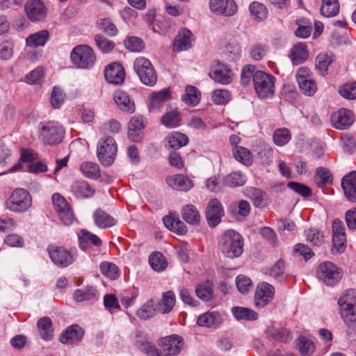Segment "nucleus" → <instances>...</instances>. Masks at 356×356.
<instances>
[{
  "instance_id": "obj_55",
  "label": "nucleus",
  "mask_w": 356,
  "mask_h": 356,
  "mask_svg": "<svg viewBox=\"0 0 356 356\" xmlns=\"http://www.w3.org/2000/svg\"><path fill=\"white\" fill-rule=\"evenodd\" d=\"M236 285L238 291L241 293H248L252 288L251 280L244 275L237 276L236 279Z\"/></svg>"
},
{
  "instance_id": "obj_25",
  "label": "nucleus",
  "mask_w": 356,
  "mask_h": 356,
  "mask_svg": "<svg viewBox=\"0 0 356 356\" xmlns=\"http://www.w3.org/2000/svg\"><path fill=\"white\" fill-rule=\"evenodd\" d=\"M163 221L169 230L179 235H184L188 231L186 225L177 216H165L163 217Z\"/></svg>"
},
{
  "instance_id": "obj_33",
  "label": "nucleus",
  "mask_w": 356,
  "mask_h": 356,
  "mask_svg": "<svg viewBox=\"0 0 356 356\" xmlns=\"http://www.w3.org/2000/svg\"><path fill=\"white\" fill-rule=\"evenodd\" d=\"M222 322L221 315L217 312H205L202 314V326L217 328Z\"/></svg>"
},
{
  "instance_id": "obj_52",
  "label": "nucleus",
  "mask_w": 356,
  "mask_h": 356,
  "mask_svg": "<svg viewBox=\"0 0 356 356\" xmlns=\"http://www.w3.org/2000/svg\"><path fill=\"white\" fill-rule=\"evenodd\" d=\"M95 42L98 49L104 54L110 52L115 47V43L113 41L99 34L95 35Z\"/></svg>"
},
{
  "instance_id": "obj_48",
  "label": "nucleus",
  "mask_w": 356,
  "mask_h": 356,
  "mask_svg": "<svg viewBox=\"0 0 356 356\" xmlns=\"http://www.w3.org/2000/svg\"><path fill=\"white\" fill-rule=\"evenodd\" d=\"M297 348L302 355H309L314 351V344L305 337L300 336L297 340Z\"/></svg>"
},
{
  "instance_id": "obj_34",
  "label": "nucleus",
  "mask_w": 356,
  "mask_h": 356,
  "mask_svg": "<svg viewBox=\"0 0 356 356\" xmlns=\"http://www.w3.org/2000/svg\"><path fill=\"white\" fill-rule=\"evenodd\" d=\"M241 49L239 44L234 40L228 41L223 49V54L225 56L231 61L238 60L241 56Z\"/></svg>"
},
{
  "instance_id": "obj_64",
  "label": "nucleus",
  "mask_w": 356,
  "mask_h": 356,
  "mask_svg": "<svg viewBox=\"0 0 356 356\" xmlns=\"http://www.w3.org/2000/svg\"><path fill=\"white\" fill-rule=\"evenodd\" d=\"M154 314V309L153 308L152 300L148 301L146 304L143 305L138 311L137 316L141 319H148L152 317Z\"/></svg>"
},
{
  "instance_id": "obj_28",
  "label": "nucleus",
  "mask_w": 356,
  "mask_h": 356,
  "mask_svg": "<svg viewBox=\"0 0 356 356\" xmlns=\"http://www.w3.org/2000/svg\"><path fill=\"white\" fill-rule=\"evenodd\" d=\"M79 241L80 248L83 250H86L90 244L95 246L102 245V240L97 235L85 229L79 232Z\"/></svg>"
},
{
  "instance_id": "obj_13",
  "label": "nucleus",
  "mask_w": 356,
  "mask_h": 356,
  "mask_svg": "<svg viewBox=\"0 0 356 356\" xmlns=\"http://www.w3.org/2000/svg\"><path fill=\"white\" fill-rule=\"evenodd\" d=\"M209 76L217 83L229 84L233 80L234 72L227 65L218 60L216 64L211 67Z\"/></svg>"
},
{
  "instance_id": "obj_53",
  "label": "nucleus",
  "mask_w": 356,
  "mask_h": 356,
  "mask_svg": "<svg viewBox=\"0 0 356 356\" xmlns=\"http://www.w3.org/2000/svg\"><path fill=\"white\" fill-rule=\"evenodd\" d=\"M302 92L307 96H312L317 90L316 83L313 79H304L298 81Z\"/></svg>"
},
{
  "instance_id": "obj_20",
  "label": "nucleus",
  "mask_w": 356,
  "mask_h": 356,
  "mask_svg": "<svg viewBox=\"0 0 356 356\" xmlns=\"http://www.w3.org/2000/svg\"><path fill=\"white\" fill-rule=\"evenodd\" d=\"M167 184L174 190L187 191L193 187V181L184 175H175L166 178Z\"/></svg>"
},
{
  "instance_id": "obj_49",
  "label": "nucleus",
  "mask_w": 356,
  "mask_h": 356,
  "mask_svg": "<svg viewBox=\"0 0 356 356\" xmlns=\"http://www.w3.org/2000/svg\"><path fill=\"white\" fill-rule=\"evenodd\" d=\"M235 159L245 165H250L252 163V157L250 150L243 147H236L234 149Z\"/></svg>"
},
{
  "instance_id": "obj_47",
  "label": "nucleus",
  "mask_w": 356,
  "mask_h": 356,
  "mask_svg": "<svg viewBox=\"0 0 356 356\" xmlns=\"http://www.w3.org/2000/svg\"><path fill=\"white\" fill-rule=\"evenodd\" d=\"M290 131L286 128L277 129L273 134V141L277 146H283L291 140Z\"/></svg>"
},
{
  "instance_id": "obj_60",
  "label": "nucleus",
  "mask_w": 356,
  "mask_h": 356,
  "mask_svg": "<svg viewBox=\"0 0 356 356\" xmlns=\"http://www.w3.org/2000/svg\"><path fill=\"white\" fill-rule=\"evenodd\" d=\"M250 193V197L254 207L264 208L266 206L263 191L258 188H253Z\"/></svg>"
},
{
  "instance_id": "obj_38",
  "label": "nucleus",
  "mask_w": 356,
  "mask_h": 356,
  "mask_svg": "<svg viewBox=\"0 0 356 356\" xmlns=\"http://www.w3.org/2000/svg\"><path fill=\"white\" fill-rule=\"evenodd\" d=\"M80 170L86 177L92 179H97L101 176L99 165L96 163L83 162L80 166Z\"/></svg>"
},
{
  "instance_id": "obj_16",
  "label": "nucleus",
  "mask_w": 356,
  "mask_h": 356,
  "mask_svg": "<svg viewBox=\"0 0 356 356\" xmlns=\"http://www.w3.org/2000/svg\"><path fill=\"white\" fill-rule=\"evenodd\" d=\"M341 185L345 197L352 203H356V171H352L343 177Z\"/></svg>"
},
{
  "instance_id": "obj_57",
  "label": "nucleus",
  "mask_w": 356,
  "mask_h": 356,
  "mask_svg": "<svg viewBox=\"0 0 356 356\" xmlns=\"http://www.w3.org/2000/svg\"><path fill=\"white\" fill-rule=\"evenodd\" d=\"M245 182L244 177L238 172H232L225 179V184L229 187L243 186Z\"/></svg>"
},
{
  "instance_id": "obj_9",
  "label": "nucleus",
  "mask_w": 356,
  "mask_h": 356,
  "mask_svg": "<svg viewBox=\"0 0 356 356\" xmlns=\"http://www.w3.org/2000/svg\"><path fill=\"white\" fill-rule=\"evenodd\" d=\"M48 252L52 261L60 267H66L74 260L75 252L62 247L49 245Z\"/></svg>"
},
{
  "instance_id": "obj_14",
  "label": "nucleus",
  "mask_w": 356,
  "mask_h": 356,
  "mask_svg": "<svg viewBox=\"0 0 356 356\" xmlns=\"http://www.w3.org/2000/svg\"><path fill=\"white\" fill-rule=\"evenodd\" d=\"M209 8L211 12L224 16H233L238 10L234 0H210Z\"/></svg>"
},
{
  "instance_id": "obj_32",
  "label": "nucleus",
  "mask_w": 356,
  "mask_h": 356,
  "mask_svg": "<svg viewBox=\"0 0 356 356\" xmlns=\"http://www.w3.org/2000/svg\"><path fill=\"white\" fill-rule=\"evenodd\" d=\"M182 218L188 224L197 225L200 221L199 211L193 204H187L181 209Z\"/></svg>"
},
{
  "instance_id": "obj_3",
  "label": "nucleus",
  "mask_w": 356,
  "mask_h": 356,
  "mask_svg": "<svg viewBox=\"0 0 356 356\" xmlns=\"http://www.w3.org/2000/svg\"><path fill=\"white\" fill-rule=\"evenodd\" d=\"M72 63L78 68L90 69L96 62V56L93 49L86 44L74 47L70 54Z\"/></svg>"
},
{
  "instance_id": "obj_44",
  "label": "nucleus",
  "mask_w": 356,
  "mask_h": 356,
  "mask_svg": "<svg viewBox=\"0 0 356 356\" xmlns=\"http://www.w3.org/2000/svg\"><path fill=\"white\" fill-rule=\"evenodd\" d=\"M181 115L178 111L172 110L167 112L161 118V122L166 127L173 128L179 124Z\"/></svg>"
},
{
  "instance_id": "obj_6",
  "label": "nucleus",
  "mask_w": 356,
  "mask_h": 356,
  "mask_svg": "<svg viewBox=\"0 0 356 356\" xmlns=\"http://www.w3.org/2000/svg\"><path fill=\"white\" fill-rule=\"evenodd\" d=\"M117 152L118 145L112 137L102 138L97 144V155L103 165H111L115 159Z\"/></svg>"
},
{
  "instance_id": "obj_42",
  "label": "nucleus",
  "mask_w": 356,
  "mask_h": 356,
  "mask_svg": "<svg viewBox=\"0 0 356 356\" xmlns=\"http://www.w3.org/2000/svg\"><path fill=\"white\" fill-rule=\"evenodd\" d=\"M198 89L195 86H188L185 89V94L182 96V101L187 105L195 106L198 104L200 98Z\"/></svg>"
},
{
  "instance_id": "obj_50",
  "label": "nucleus",
  "mask_w": 356,
  "mask_h": 356,
  "mask_svg": "<svg viewBox=\"0 0 356 356\" xmlns=\"http://www.w3.org/2000/svg\"><path fill=\"white\" fill-rule=\"evenodd\" d=\"M96 290L92 286H88L85 289H76L74 292V298L77 302L90 300L95 298Z\"/></svg>"
},
{
  "instance_id": "obj_51",
  "label": "nucleus",
  "mask_w": 356,
  "mask_h": 356,
  "mask_svg": "<svg viewBox=\"0 0 356 356\" xmlns=\"http://www.w3.org/2000/svg\"><path fill=\"white\" fill-rule=\"evenodd\" d=\"M124 47L133 52H140L145 48L143 41L136 36H131L127 38L124 42Z\"/></svg>"
},
{
  "instance_id": "obj_11",
  "label": "nucleus",
  "mask_w": 356,
  "mask_h": 356,
  "mask_svg": "<svg viewBox=\"0 0 356 356\" xmlns=\"http://www.w3.org/2000/svg\"><path fill=\"white\" fill-rule=\"evenodd\" d=\"M159 346L165 356H176L180 353L184 341L179 335L172 334L161 339Z\"/></svg>"
},
{
  "instance_id": "obj_37",
  "label": "nucleus",
  "mask_w": 356,
  "mask_h": 356,
  "mask_svg": "<svg viewBox=\"0 0 356 356\" xmlns=\"http://www.w3.org/2000/svg\"><path fill=\"white\" fill-rule=\"evenodd\" d=\"M339 12L338 0H322L321 13L326 17L336 16Z\"/></svg>"
},
{
  "instance_id": "obj_46",
  "label": "nucleus",
  "mask_w": 356,
  "mask_h": 356,
  "mask_svg": "<svg viewBox=\"0 0 356 356\" xmlns=\"http://www.w3.org/2000/svg\"><path fill=\"white\" fill-rule=\"evenodd\" d=\"M99 267L101 273L111 280H116L120 275L118 267L111 262H102Z\"/></svg>"
},
{
  "instance_id": "obj_43",
  "label": "nucleus",
  "mask_w": 356,
  "mask_h": 356,
  "mask_svg": "<svg viewBox=\"0 0 356 356\" xmlns=\"http://www.w3.org/2000/svg\"><path fill=\"white\" fill-rule=\"evenodd\" d=\"M149 261L152 269L158 272L165 270L168 265L165 257L159 252L152 254L149 256Z\"/></svg>"
},
{
  "instance_id": "obj_23",
  "label": "nucleus",
  "mask_w": 356,
  "mask_h": 356,
  "mask_svg": "<svg viewBox=\"0 0 356 356\" xmlns=\"http://www.w3.org/2000/svg\"><path fill=\"white\" fill-rule=\"evenodd\" d=\"M84 331L78 325L67 328L60 337V341L64 344H71L79 341L83 337Z\"/></svg>"
},
{
  "instance_id": "obj_17",
  "label": "nucleus",
  "mask_w": 356,
  "mask_h": 356,
  "mask_svg": "<svg viewBox=\"0 0 356 356\" xmlns=\"http://www.w3.org/2000/svg\"><path fill=\"white\" fill-rule=\"evenodd\" d=\"M104 76L108 83L120 85L124 81L125 72L123 67L120 63H113L106 67Z\"/></svg>"
},
{
  "instance_id": "obj_7",
  "label": "nucleus",
  "mask_w": 356,
  "mask_h": 356,
  "mask_svg": "<svg viewBox=\"0 0 356 356\" xmlns=\"http://www.w3.org/2000/svg\"><path fill=\"white\" fill-rule=\"evenodd\" d=\"M134 68L141 82L148 86L156 83L157 75L151 62L145 57L137 58L134 63Z\"/></svg>"
},
{
  "instance_id": "obj_4",
  "label": "nucleus",
  "mask_w": 356,
  "mask_h": 356,
  "mask_svg": "<svg viewBox=\"0 0 356 356\" xmlns=\"http://www.w3.org/2000/svg\"><path fill=\"white\" fill-rule=\"evenodd\" d=\"M275 77L262 71H257L253 76L255 92L261 99L271 98L275 93Z\"/></svg>"
},
{
  "instance_id": "obj_22",
  "label": "nucleus",
  "mask_w": 356,
  "mask_h": 356,
  "mask_svg": "<svg viewBox=\"0 0 356 356\" xmlns=\"http://www.w3.org/2000/svg\"><path fill=\"white\" fill-rule=\"evenodd\" d=\"M72 193L76 198H90L95 195V190L84 180L74 181L71 186Z\"/></svg>"
},
{
  "instance_id": "obj_24",
  "label": "nucleus",
  "mask_w": 356,
  "mask_h": 356,
  "mask_svg": "<svg viewBox=\"0 0 356 356\" xmlns=\"http://www.w3.org/2000/svg\"><path fill=\"white\" fill-rule=\"evenodd\" d=\"M143 118L140 115L134 116L128 124V137L132 141H138L140 134L144 129Z\"/></svg>"
},
{
  "instance_id": "obj_19",
  "label": "nucleus",
  "mask_w": 356,
  "mask_h": 356,
  "mask_svg": "<svg viewBox=\"0 0 356 356\" xmlns=\"http://www.w3.org/2000/svg\"><path fill=\"white\" fill-rule=\"evenodd\" d=\"M193 40L191 31L187 29H181L175 38L173 51L180 52L190 49Z\"/></svg>"
},
{
  "instance_id": "obj_5",
  "label": "nucleus",
  "mask_w": 356,
  "mask_h": 356,
  "mask_svg": "<svg viewBox=\"0 0 356 356\" xmlns=\"http://www.w3.org/2000/svg\"><path fill=\"white\" fill-rule=\"evenodd\" d=\"M6 207L11 211L23 213L32 204L30 193L25 189L16 188L5 202Z\"/></svg>"
},
{
  "instance_id": "obj_45",
  "label": "nucleus",
  "mask_w": 356,
  "mask_h": 356,
  "mask_svg": "<svg viewBox=\"0 0 356 356\" xmlns=\"http://www.w3.org/2000/svg\"><path fill=\"white\" fill-rule=\"evenodd\" d=\"M252 16L258 20H263L267 17L268 10L263 3L254 1L249 6Z\"/></svg>"
},
{
  "instance_id": "obj_10",
  "label": "nucleus",
  "mask_w": 356,
  "mask_h": 356,
  "mask_svg": "<svg viewBox=\"0 0 356 356\" xmlns=\"http://www.w3.org/2000/svg\"><path fill=\"white\" fill-rule=\"evenodd\" d=\"M224 214L220 202L216 198L211 199L205 209V218L209 227L214 228L220 224Z\"/></svg>"
},
{
  "instance_id": "obj_40",
  "label": "nucleus",
  "mask_w": 356,
  "mask_h": 356,
  "mask_svg": "<svg viewBox=\"0 0 356 356\" xmlns=\"http://www.w3.org/2000/svg\"><path fill=\"white\" fill-rule=\"evenodd\" d=\"M170 98V92L168 89H163L160 91L154 92L151 95L150 106L158 108Z\"/></svg>"
},
{
  "instance_id": "obj_18",
  "label": "nucleus",
  "mask_w": 356,
  "mask_h": 356,
  "mask_svg": "<svg viewBox=\"0 0 356 356\" xmlns=\"http://www.w3.org/2000/svg\"><path fill=\"white\" fill-rule=\"evenodd\" d=\"M207 278L204 283H202V301L209 302V306H214L212 301L214 300V280L215 271L209 268L207 271Z\"/></svg>"
},
{
  "instance_id": "obj_8",
  "label": "nucleus",
  "mask_w": 356,
  "mask_h": 356,
  "mask_svg": "<svg viewBox=\"0 0 356 356\" xmlns=\"http://www.w3.org/2000/svg\"><path fill=\"white\" fill-rule=\"evenodd\" d=\"M316 274L318 277L327 286H333L342 277V271L330 261H325L319 265Z\"/></svg>"
},
{
  "instance_id": "obj_31",
  "label": "nucleus",
  "mask_w": 356,
  "mask_h": 356,
  "mask_svg": "<svg viewBox=\"0 0 356 356\" xmlns=\"http://www.w3.org/2000/svg\"><path fill=\"white\" fill-rule=\"evenodd\" d=\"M38 328L42 339L50 341L54 337L52 321L48 317H43L38 321Z\"/></svg>"
},
{
  "instance_id": "obj_27",
  "label": "nucleus",
  "mask_w": 356,
  "mask_h": 356,
  "mask_svg": "<svg viewBox=\"0 0 356 356\" xmlns=\"http://www.w3.org/2000/svg\"><path fill=\"white\" fill-rule=\"evenodd\" d=\"M95 225L101 229H106L114 226L117 220L102 209H97L93 214Z\"/></svg>"
},
{
  "instance_id": "obj_58",
  "label": "nucleus",
  "mask_w": 356,
  "mask_h": 356,
  "mask_svg": "<svg viewBox=\"0 0 356 356\" xmlns=\"http://www.w3.org/2000/svg\"><path fill=\"white\" fill-rule=\"evenodd\" d=\"M332 63V58L331 56L327 54H320L316 57V67L323 74L324 72H327L329 65Z\"/></svg>"
},
{
  "instance_id": "obj_29",
  "label": "nucleus",
  "mask_w": 356,
  "mask_h": 356,
  "mask_svg": "<svg viewBox=\"0 0 356 356\" xmlns=\"http://www.w3.org/2000/svg\"><path fill=\"white\" fill-rule=\"evenodd\" d=\"M293 65H299L308 58L307 47L304 43H298L291 49L289 55Z\"/></svg>"
},
{
  "instance_id": "obj_54",
  "label": "nucleus",
  "mask_w": 356,
  "mask_h": 356,
  "mask_svg": "<svg viewBox=\"0 0 356 356\" xmlns=\"http://www.w3.org/2000/svg\"><path fill=\"white\" fill-rule=\"evenodd\" d=\"M13 56V44L11 41L3 40L0 42V58L7 60Z\"/></svg>"
},
{
  "instance_id": "obj_35",
  "label": "nucleus",
  "mask_w": 356,
  "mask_h": 356,
  "mask_svg": "<svg viewBox=\"0 0 356 356\" xmlns=\"http://www.w3.org/2000/svg\"><path fill=\"white\" fill-rule=\"evenodd\" d=\"M175 295L172 291L163 293L162 298L158 309L162 314H168L173 309L175 305Z\"/></svg>"
},
{
  "instance_id": "obj_61",
  "label": "nucleus",
  "mask_w": 356,
  "mask_h": 356,
  "mask_svg": "<svg viewBox=\"0 0 356 356\" xmlns=\"http://www.w3.org/2000/svg\"><path fill=\"white\" fill-rule=\"evenodd\" d=\"M230 98V92L227 90L219 89L213 92L212 99L216 104H225L229 101Z\"/></svg>"
},
{
  "instance_id": "obj_15",
  "label": "nucleus",
  "mask_w": 356,
  "mask_h": 356,
  "mask_svg": "<svg viewBox=\"0 0 356 356\" xmlns=\"http://www.w3.org/2000/svg\"><path fill=\"white\" fill-rule=\"evenodd\" d=\"M353 113L346 108H341L331 115V122L338 129L348 128L354 122Z\"/></svg>"
},
{
  "instance_id": "obj_41",
  "label": "nucleus",
  "mask_w": 356,
  "mask_h": 356,
  "mask_svg": "<svg viewBox=\"0 0 356 356\" xmlns=\"http://www.w3.org/2000/svg\"><path fill=\"white\" fill-rule=\"evenodd\" d=\"M96 25L99 30L108 36L113 37L118 34V31L115 25L108 18L98 19Z\"/></svg>"
},
{
  "instance_id": "obj_63",
  "label": "nucleus",
  "mask_w": 356,
  "mask_h": 356,
  "mask_svg": "<svg viewBox=\"0 0 356 356\" xmlns=\"http://www.w3.org/2000/svg\"><path fill=\"white\" fill-rule=\"evenodd\" d=\"M267 52V47L265 44L260 43L254 44L250 49V54L255 60H261Z\"/></svg>"
},
{
  "instance_id": "obj_12",
  "label": "nucleus",
  "mask_w": 356,
  "mask_h": 356,
  "mask_svg": "<svg viewBox=\"0 0 356 356\" xmlns=\"http://www.w3.org/2000/svg\"><path fill=\"white\" fill-rule=\"evenodd\" d=\"M24 7L27 17L33 22H40L47 17V8L41 0H28Z\"/></svg>"
},
{
  "instance_id": "obj_1",
  "label": "nucleus",
  "mask_w": 356,
  "mask_h": 356,
  "mask_svg": "<svg viewBox=\"0 0 356 356\" xmlns=\"http://www.w3.org/2000/svg\"><path fill=\"white\" fill-rule=\"evenodd\" d=\"M220 248L225 257L230 259L238 257L243 251V239L238 232L229 229L221 236Z\"/></svg>"
},
{
  "instance_id": "obj_30",
  "label": "nucleus",
  "mask_w": 356,
  "mask_h": 356,
  "mask_svg": "<svg viewBox=\"0 0 356 356\" xmlns=\"http://www.w3.org/2000/svg\"><path fill=\"white\" fill-rule=\"evenodd\" d=\"M165 142L167 148L177 149L186 145L188 142V139L185 134L175 132L167 136Z\"/></svg>"
},
{
  "instance_id": "obj_62",
  "label": "nucleus",
  "mask_w": 356,
  "mask_h": 356,
  "mask_svg": "<svg viewBox=\"0 0 356 356\" xmlns=\"http://www.w3.org/2000/svg\"><path fill=\"white\" fill-rule=\"evenodd\" d=\"M316 173L321 179L319 182H316V185L318 186L321 187L332 183V175L327 169L325 168H318L316 170Z\"/></svg>"
},
{
  "instance_id": "obj_2",
  "label": "nucleus",
  "mask_w": 356,
  "mask_h": 356,
  "mask_svg": "<svg viewBox=\"0 0 356 356\" xmlns=\"http://www.w3.org/2000/svg\"><path fill=\"white\" fill-rule=\"evenodd\" d=\"M38 138L44 144L57 145L62 142L65 131L61 125L54 121L42 122L38 127Z\"/></svg>"
},
{
  "instance_id": "obj_36",
  "label": "nucleus",
  "mask_w": 356,
  "mask_h": 356,
  "mask_svg": "<svg viewBox=\"0 0 356 356\" xmlns=\"http://www.w3.org/2000/svg\"><path fill=\"white\" fill-rule=\"evenodd\" d=\"M38 158V154L35 153L33 150L31 149L22 148L21 149V156L19 161L12 167V168L10 170V172H15L19 170L22 167V162H27L31 163L33 161L37 160Z\"/></svg>"
},
{
  "instance_id": "obj_56",
  "label": "nucleus",
  "mask_w": 356,
  "mask_h": 356,
  "mask_svg": "<svg viewBox=\"0 0 356 356\" xmlns=\"http://www.w3.org/2000/svg\"><path fill=\"white\" fill-rule=\"evenodd\" d=\"M287 187L303 197H309L312 194V190L301 183L291 181L288 183Z\"/></svg>"
},
{
  "instance_id": "obj_26",
  "label": "nucleus",
  "mask_w": 356,
  "mask_h": 356,
  "mask_svg": "<svg viewBox=\"0 0 356 356\" xmlns=\"http://www.w3.org/2000/svg\"><path fill=\"white\" fill-rule=\"evenodd\" d=\"M49 39V32L46 30H41L30 35L26 39V44L31 48L43 47Z\"/></svg>"
},
{
  "instance_id": "obj_21",
  "label": "nucleus",
  "mask_w": 356,
  "mask_h": 356,
  "mask_svg": "<svg viewBox=\"0 0 356 356\" xmlns=\"http://www.w3.org/2000/svg\"><path fill=\"white\" fill-rule=\"evenodd\" d=\"M113 99L122 111L129 114L135 111L134 102L126 92L117 90L113 95Z\"/></svg>"
},
{
  "instance_id": "obj_39",
  "label": "nucleus",
  "mask_w": 356,
  "mask_h": 356,
  "mask_svg": "<svg viewBox=\"0 0 356 356\" xmlns=\"http://www.w3.org/2000/svg\"><path fill=\"white\" fill-rule=\"evenodd\" d=\"M232 312L238 320L252 321L258 318V314L253 310L242 307H234Z\"/></svg>"
},
{
  "instance_id": "obj_59",
  "label": "nucleus",
  "mask_w": 356,
  "mask_h": 356,
  "mask_svg": "<svg viewBox=\"0 0 356 356\" xmlns=\"http://www.w3.org/2000/svg\"><path fill=\"white\" fill-rule=\"evenodd\" d=\"M340 94L348 99H356V82L348 83L339 88Z\"/></svg>"
}]
</instances>
